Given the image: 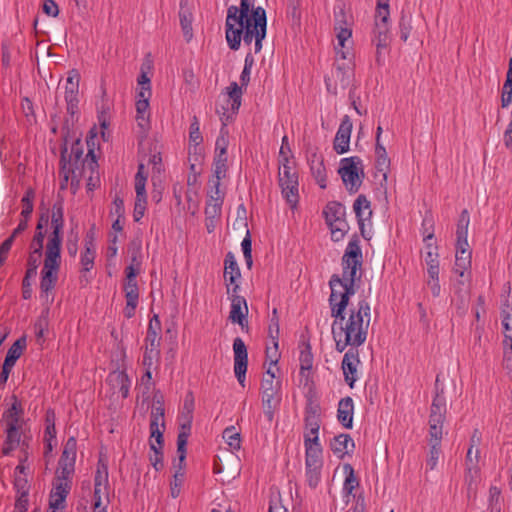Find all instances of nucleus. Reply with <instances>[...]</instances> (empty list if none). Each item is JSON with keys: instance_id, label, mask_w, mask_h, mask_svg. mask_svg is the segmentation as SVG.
I'll use <instances>...</instances> for the list:
<instances>
[{"instance_id": "34", "label": "nucleus", "mask_w": 512, "mask_h": 512, "mask_svg": "<svg viewBox=\"0 0 512 512\" xmlns=\"http://www.w3.org/2000/svg\"><path fill=\"white\" fill-rule=\"evenodd\" d=\"M21 435L19 427L8 426L6 427V440L4 442L2 453L10 455L20 444Z\"/></svg>"}, {"instance_id": "24", "label": "nucleus", "mask_w": 512, "mask_h": 512, "mask_svg": "<svg viewBox=\"0 0 512 512\" xmlns=\"http://www.w3.org/2000/svg\"><path fill=\"white\" fill-rule=\"evenodd\" d=\"M345 15L341 13L340 15H336V24L335 31L336 37L338 41V47H336V52L342 59H346V53L344 51L345 44L350 40L352 36V29L350 23H348L345 19Z\"/></svg>"}, {"instance_id": "37", "label": "nucleus", "mask_w": 512, "mask_h": 512, "mask_svg": "<svg viewBox=\"0 0 512 512\" xmlns=\"http://www.w3.org/2000/svg\"><path fill=\"white\" fill-rule=\"evenodd\" d=\"M146 182L147 173L145 172L144 164H139L135 175L136 200L147 201Z\"/></svg>"}, {"instance_id": "44", "label": "nucleus", "mask_w": 512, "mask_h": 512, "mask_svg": "<svg viewBox=\"0 0 512 512\" xmlns=\"http://www.w3.org/2000/svg\"><path fill=\"white\" fill-rule=\"evenodd\" d=\"M331 230V238L333 241L338 242L342 240L347 233L349 226L345 217L340 218L339 220H335L327 223Z\"/></svg>"}, {"instance_id": "1", "label": "nucleus", "mask_w": 512, "mask_h": 512, "mask_svg": "<svg viewBox=\"0 0 512 512\" xmlns=\"http://www.w3.org/2000/svg\"><path fill=\"white\" fill-rule=\"evenodd\" d=\"M350 298L344 294L341 298H329L332 323V335L338 352H343L348 346L357 348L365 343L371 320L370 304L366 299L351 306L348 313L345 310Z\"/></svg>"}, {"instance_id": "46", "label": "nucleus", "mask_w": 512, "mask_h": 512, "mask_svg": "<svg viewBox=\"0 0 512 512\" xmlns=\"http://www.w3.org/2000/svg\"><path fill=\"white\" fill-rule=\"evenodd\" d=\"M228 171L227 157L215 156L213 162V178L210 181L221 182L226 177Z\"/></svg>"}, {"instance_id": "33", "label": "nucleus", "mask_w": 512, "mask_h": 512, "mask_svg": "<svg viewBox=\"0 0 512 512\" xmlns=\"http://www.w3.org/2000/svg\"><path fill=\"white\" fill-rule=\"evenodd\" d=\"M342 470H343V474L345 476L343 486H342V493H343L344 497L355 496L354 491L360 485V481L355 474V470H354L353 466L349 463H345L342 466Z\"/></svg>"}, {"instance_id": "12", "label": "nucleus", "mask_w": 512, "mask_h": 512, "mask_svg": "<svg viewBox=\"0 0 512 512\" xmlns=\"http://www.w3.org/2000/svg\"><path fill=\"white\" fill-rule=\"evenodd\" d=\"M111 396L116 399H126L129 395L131 380L123 370H114L110 372L106 379Z\"/></svg>"}, {"instance_id": "47", "label": "nucleus", "mask_w": 512, "mask_h": 512, "mask_svg": "<svg viewBox=\"0 0 512 512\" xmlns=\"http://www.w3.org/2000/svg\"><path fill=\"white\" fill-rule=\"evenodd\" d=\"M224 441L232 450H239L241 447L240 433L237 432L234 426H229L224 429L222 435Z\"/></svg>"}, {"instance_id": "27", "label": "nucleus", "mask_w": 512, "mask_h": 512, "mask_svg": "<svg viewBox=\"0 0 512 512\" xmlns=\"http://www.w3.org/2000/svg\"><path fill=\"white\" fill-rule=\"evenodd\" d=\"M469 282L470 276L466 275L451 279L450 291L452 294V302L456 300L460 305L467 304L470 296Z\"/></svg>"}, {"instance_id": "45", "label": "nucleus", "mask_w": 512, "mask_h": 512, "mask_svg": "<svg viewBox=\"0 0 512 512\" xmlns=\"http://www.w3.org/2000/svg\"><path fill=\"white\" fill-rule=\"evenodd\" d=\"M440 272H426L425 288L431 293L434 298L441 295V285L439 280Z\"/></svg>"}, {"instance_id": "43", "label": "nucleus", "mask_w": 512, "mask_h": 512, "mask_svg": "<svg viewBox=\"0 0 512 512\" xmlns=\"http://www.w3.org/2000/svg\"><path fill=\"white\" fill-rule=\"evenodd\" d=\"M323 213L325 215L326 223H329L345 217V207L336 201L329 202L326 205Z\"/></svg>"}, {"instance_id": "57", "label": "nucleus", "mask_w": 512, "mask_h": 512, "mask_svg": "<svg viewBox=\"0 0 512 512\" xmlns=\"http://www.w3.org/2000/svg\"><path fill=\"white\" fill-rule=\"evenodd\" d=\"M189 431L182 429L177 437V453L180 465L185 461L186 458V445L188 440Z\"/></svg>"}, {"instance_id": "9", "label": "nucleus", "mask_w": 512, "mask_h": 512, "mask_svg": "<svg viewBox=\"0 0 512 512\" xmlns=\"http://www.w3.org/2000/svg\"><path fill=\"white\" fill-rule=\"evenodd\" d=\"M126 282L124 284V292L126 298V306L123 310L126 318H132L135 314V309L139 301V289L136 282V270L133 266H128L125 269Z\"/></svg>"}, {"instance_id": "54", "label": "nucleus", "mask_w": 512, "mask_h": 512, "mask_svg": "<svg viewBox=\"0 0 512 512\" xmlns=\"http://www.w3.org/2000/svg\"><path fill=\"white\" fill-rule=\"evenodd\" d=\"M227 130L226 126L222 124V128L220 130V135L216 140V148H215V156L227 157Z\"/></svg>"}, {"instance_id": "21", "label": "nucleus", "mask_w": 512, "mask_h": 512, "mask_svg": "<svg viewBox=\"0 0 512 512\" xmlns=\"http://www.w3.org/2000/svg\"><path fill=\"white\" fill-rule=\"evenodd\" d=\"M360 365L359 354L357 350L349 349L342 360V370L344 379L350 388L358 379V366Z\"/></svg>"}, {"instance_id": "62", "label": "nucleus", "mask_w": 512, "mask_h": 512, "mask_svg": "<svg viewBox=\"0 0 512 512\" xmlns=\"http://www.w3.org/2000/svg\"><path fill=\"white\" fill-rule=\"evenodd\" d=\"M20 414H21V409L20 408L18 409L17 404L14 403L12 405V407L4 415V418L6 420V427H8V426L19 427Z\"/></svg>"}, {"instance_id": "32", "label": "nucleus", "mask_w": 512, "mask_h": 512, "mask_svg": "<svg viewBox=\"0 0 512 512\" xmlns=\"http://www.w3.org/2000/svg\"><path fill=\"white\" fill-rule=\"evenodd\" d=\"M309 166L316 183L321 189H325L327 187V172L323 158L317 154H313L309 159Z\"/></svg>"}, {"instance_id": "59", "label": "nucleus", "mask_w": 512, "mask_h": 512, "mask_svg": "<svg viewBox=\"0 0 512 512\" xmlns=\"http://www.w3.org/2000/svg\"><path fill=\"white\" fill-rule=\"evenodd\" d=\"M159 353L160 352L158 348H152L149 347V345L145 347V352L142 360V364L145 367V370H152L155 361L159 357Z\"/></svg>"}, {"instance_id": "51", "label": "nucleus", "mask_w": 512, "mask_h": 512, "mask_svg": "<svg viewBox=\"0 0 512 512\" xmlns=\"http://www.w3.org/2000/svg\"><path fill=\"white\" fill-rule=\"evenodd\" d=\"M465 475V481L467 483L468 497L475 495L476 485L479 478V469L477 466H468Z\"/></svg>"}, {"instance_id": "8", "label": "nucleus", "mask_w": 512, "mask_h": 512, "mask_svg": "<svg viewBox=\"0 0 512 512\" xmlns=\"http://www.w3.org/2000/svg\"><path fill=\"white\" fill-rule=\"evenodd\" d=\"M346 189L355 193L362 184V161L359 157L343 158L338 170Z\"/></svg>"}, {"instance_id": "29", "label": "nucleus", "mask_w": 512, "mask_h": 512, "mask_svg": "<svg viewBox=\"0 0 512 512\" xmlns=\"http://www.w3.org/2000/svg\"><path fill=\"white\" fill-rule=\"evenodd\" d=\"M264 415L269 422L274 418V412L281 402V390L261 391Z\"/></svg>"}, {"instance_id": "40", "label": "nucleus", "mask_w": 512, "mask_h": 512, "mask_svg": "<svg viewBox=\"0 0 512 512\" xmlns=\"http://www.w3.org/2000/svg\"><path fill=\"white\" fill-rule=\"evenodd\" d=\"M471 262L472 255H455V263L453 266V273L456 276L462 277L464 275H471Z\"/></svg>"}, {"instance_id": "23", "label": "nucleus", "mask_w": 512, "mask_h": 512, "mask_svg": "<svg viewBox=\"0 0 512 512\" xmlns=\"http://www.w3.org/2000/svg\"><path fill=\"white\" fill-rule=\"evenodd\" d=\"M353 211L357 217L361 234L365 236L366 226H371L372 209L371 203L365 195H359L353 204Z\"/></svg>"}, {"instance_id": "25", "label": "nucleus", "mask_w": 512, "mask_h": 512, "mask_svg": "<svg viewBox=\"0 0 512 512\" xmlns=\"http://www.w3.org/2000/svg\"><path fill=\"white\" fill-rule=\"evenodd\" d=\"M323 458L305 457V481L311 489L321 482Z\"/></svg>"}, {"instance_id": "10", "label": "nucleus", "mask_w": 512, "mask_h": 512, "mask_svg": "<svg viewBox=\"0 0 512 512\" xmlns=\"http://www.w3.org/2000/svg\"><path fill=\"white\" fill-rule=\"evenodd\" d=\"M227 97L225 98L226 107L222 106V110L217 109V113L224 126L232 121L234 115L238 112L241 105L242 90L236 82L230 84L227 88Z\"/></svg>"}, {"instance_id": "56", "label": "nucleus", "mask_w": 512, "mask_h": 512, "mask_svg": "<svg viewBox=\"0 0 512 512\" xmlns=\"http://www.w3.org/2000/svg\"><path fill=\"white\" fill-rule=\"evenodd\" d=\"M203 141V137L200 131V123L196 116L193 117L189 128V142L195 146H198Z\"/></svg>"}, {"instance_id": "64", "label": "nucleus", "mask_w": 512, "mask_h": 512, "mask_svg": "<svg viewBox=\"0 0 512 512\" xmlns=\"http://www.w3.org/2000/svg\"><path fill=\"white\" fill-rule=\"evenodd\" d=\"M78 241H79L78 233L73 232V230H71V232L68 235L67 240H66V250L72 258H75L77 255Z\"/></svg>"}, {"instance_id": "20", "label": "nucleus", "mask_w": 512, "mask_h": 512, "mask_svg": "<svg viewBox=\"0 0 512 512\" xmlns=\"http://www.w3.org/2000/svg\"><path fill=\"white\" fill-rule=\"evenodd\" d=\"M228 296L231 301L229 320L239 324L242 328L247 326L248 306L245 298L240 296L239 292H231Z\"/></svg>"}, {"instance_id": "61", "label": "nucleus", "mask_w": 512, "mask_h": 512, "mask_svg": "<svg viewBox=\"0 0 512 512\" xmlns=\"http://www.w3.org/2000/svg\"><path fill=\"white\" fill-rule=\"evenodd\" d=\"M44 217H41L36 226L35 234L29 246L43 249L44 245Z\"/></svg>"}, {"instance_id": "15", "label": "nucleus", "mask_w": 512, "mask_h": 512, "mask_svg": "<svg viewBox=\"0 0 512 512\" xmlns=\"http://www.w3.org/2000/svg\"><path fill=\"white\" fill-rule=\"evenodd\" d=\"M234 373L241 386H244L248 365L247 347L244 341L237 337L233 341Z\"/></svg>"}, {"instance_id": "3", "label": "nucleus", "mask_w": 512, "mask_h": 512, "mask_svg": "<svg viewBox=\"0 0 512 512\" xmlns=\"http://www.w3.org/2000/svg\"><path fill=\"white\" fill-rule=\"evenodd\" d=\"M64 227V213L61 203H55L51 215V233L48 235L44 253V265L41 271V293L48 296L58 280L61 265L62 232Z\"/></svg>"}, {"instance_id": "5", "label": "nucleus", "mask_w": 512, "mask_h": 512, "mask_svg": "<svg viewBox=\"0 0 512 512\" xmlns=\"http://www.w3.org/2000/svg\"><path fill=\"white\" fill-rule=\"evenodd\" d=\"M138 90L136 95V121L138 126L146 131L150 127V105L152 96L151 80L148 76L145 65L141 66V73L137 79Z\"/></svg>"}, {"instance_id": "16", "label": "nucleus", "mask_w": 512, "mask_h": 512, "mask_svg": "<svg viewBox=\"0 0 512 512\" xmlns=\"http://www.w3.org/2000/svg\"><path fill=\"white\" fill-rule=\"evenodd\" d=\"M240 279L241 272L238 267L236 258L232 252H228L224 260V281L227 288V294L240 291Z\"/></svg>"}, {"instance_id": "13", "label": "nucleus", "mask_w": 512, "mask_h": 512, "mask_svg": "<svg viewBox=\"0 0 512 512\" xmlns=\"http://www.w3.org/2000/svg\"><path fill=\"white\" fill-rule=\"evenodd\" d=\"M71 489V482L65 478H57L50 493L48 512H65L66 498Z\"/></svg>"}, {"instance_id": "35", "label": "nucleus", "mask_w": 512, "mask_h": 512, "mask_svg": "<svg viewBox=\"0 0 512 512\" xmlns=\"http://www.w3.org/2000/svg\"><path fill=\"white\" fill-rule=\"evenodd\" d=\"M372 41L376 48L387 49L390 43V26L374 25Z\"/></svg>"}, {"instance_id": "19", "label": "nucleus", "mask_w": 512, "mask_h": 512, "mask_svg": "<svg viewBox=\"0 0 512 512\" xmlns=\"http://www.w3.org/2000/svg\"><path fill=\"white\" fill-rule=\"evenodd\" d=\"M80 76L77 71L72 70L69 72L64 86V98L67 104V112L73 115L78 106V93H79Z\"/></svg>"}, {"instance_id": "28", "label": "nucleus", "mask_w": 512, "mask_h": 512, "mask_svg": "<svg viewBox=\"0 0 512 512\" xmlns=\"http://www.w3.org/2000/svg\"><path fill=\"white\" fill-rule=\"evenodd\" d=\"M354 402L350 396L342 398L338 403L337 420L346 429L353 427Z\"/></svg>"}, {"instance_id": "26", "label": "nucleus", "mask_w": 512, "mask_h": 512, "mask_svg": "<svg viewBox=\"0 0 512 512\" xmlns=\"http://www.w3.org/2000/svg\"><path fill=\"white\" fill-rule=\"evenodd\" d=\"M224 194L220 190V183L218 181H210V190L208 191V198L206 201L205 214L209 217H214L221 212Z\"/></svg>"}, {"instance_id": "4", "label": "nucleus", "mask_w": 512, "mask_h": 512, "mask_svg": "<svg viewBox=\"0 0 512 512\" xmlns=\"http://www.w3.org/2000/svg\"><path fill=\"white\" fill-rule=\"evenodd\" d=\"M363 262L360 241L357 237L351 239L342 256V277L332 275L329 281L331 294L329 298L337 300L342 295L350 298L355 294V281L360 279V269Z\"/></svg>"}, {"instance_id": "49", "label": "nucleus", "mask_w": 512, "mask_h": 512, "mask_svg": "<svg viewBox=\"0 0 512 512\" xmlns=\"http://www.w3.org/2000/svg\"><path fill=\"white\" fill-rule=\"evenodd\" d=\"M179 18H180V25L184 34V37L187 41L191 40L193 34H192V14L188 10H184L183 7H181V10L179 12Z\"/></svg>"}, {"instance_id": "11", "label": "nucleus", "mask_w": 512, "mask_h": 512, "mask_svg": "<svg viewBox=\"0 0 512 512\" xmlns=\"http://www.w3.org/2000/svg\"><path fill=\"white\" fill-rule=\"evenodd\" d=\"M83 151L79 148V141L75 142L71 147V152L67 158V150L65 149L61 155L62 173L64 174V181L62 188L65 187L69 177L74 180L79 176V160L81 159Z\"/></svg>"}, {"instance_id": "48", "label": "nucleus", "mask_w": 512, "mask_h": 512, "mask_svg": "<svg viewBox=\"0 0 512 512\" xmlns=\"http://www.w3.org/2000/svg\"><path fill=\"white\" fill-rule=\"evenodd\" d=\"M375 155H376V167L380 172L384 173L388 169L390 164V159L387 155L385 147L381 143H376L375 145Z\"/></svg>"}, {"instance_id": "14", "label": "nucleus", "mask_w": 512, "mask_h": 512, "mask_svg": "<svg viewBox=\"0 0 512 512\" xmlns=\"http://www.w3.org/2000/svg\"><path fill=\"white\" fill-rule=\"evenodd\" d=\"M26 347V338L21 337L17 339L11 347L8 349L4 363L2 365V370L0 373V388H2L11 373L12 368L14 367L16 361L22 355L24 349Z\"/></svg>"}, {"instance_id": "6", "label": "nucleus", "mask_w": 512, "mask_h": 512, "mask_svg": "<svg viewBox=\"0 0 512 512\" xmlns=\"http://www.w3.org/2000/svg\"><path fill=\"white\" fill-rule=\"evenodd\" d=\"M109 473L106 462L100 458L94 476V491L91 501L92 512H107L109 500Z\"/></svg>"}, {"instance_id": "39", "label": "nucleus", "mask_w": 512, "mask_h": 512, "mask_svg": "<svg viewBox=\"0 0 512 512\" xmlns=\"http://www.w3.org/2000/svg\"><path fill=\"white\" fill-rule=\"evenodd\" d=\"M299 362H300V375L307 377L313 367V362H314L310 344L303 345V348L301 349L300 355H299Z\"/></svg>"}, {"instance_id": "31", "label": "nucleus", "mask_w": 512, "mask_h": 512, "mask_svg": "<svg viewBox=\"0 0 512 512\" xmlns=\"http://www.w3.org/2000/svg\"><path fill=\"white\" fill-rule=\"evenodd\" d=\"M330 447L334 455L342 459L353 452L355 444L348 434H340L332 439Z\"/></svg>"}, {"instance_id": "17", "label": "nucleus", "mask_w": 512, "mask_h": 512, "mask_svg": "<svg viewBox=\"0 0 512 512\" xmlns=\"http://www.w3.org/2000/svg\"><path fill=\"white\" fill-rule=\"evenodd\" d=\"M76 444L77 442L74 437H70L67 440L59 460L58 478L70 480V476L74 472Z\"/></svg>"}, {"instance_id": "60", "label": "nucleus", "mask_w": 512, "mask_h": 512, "mask_svg": "<svg viewBox=\"0 0 512 512\" xmlns=\"http://www.w3.org/2000/svg\"><path fill=\"white\" fill-rule=\"evenodd\" d=\"M503 365L505 369L512 371V338L503 339Z\"/></svg>"}, {"instance_id": "38", "label": "nucleus", "mask_w": 512, "mask_h": 512, "mask_svg": "<svg viewBox=\"0 0 512 512\" xmlns=\"http://www.w3.org/2000/svg\"><path fill=\"white\" fill-rule=\"evenodd\" d=\"M305 457L323 458L319 434L304 438Z\"/></svg>"}, {"instance_id": "55", "label": "nucleus", "mask_w": 512, "mask_h": 512, "mask_svg": "<svg viewBox=\"0 0 512 512\" xmlns=\"http://www.w3.org/2000/svg\"><path fill=\"white\" fill-rule=\"evenodd\" d=\"M429 423V435H430V444H439L441 443L443 436V424L444 422H430Z\"/></svg>"}, {"instance_id": "41", "label": "nucleus", "mask_w": 512, "mask_h": 512, "mask_svg": "<svg viewBox=\"0 0 512 512\" xmlns=\"http://www.w3.org/2000/svg\"><path fill=\"white\" fill-rule=\"evenodd\" d=\"M158 330H160V322L158 316L154 315L153 319L150 320L145 338L146 346L149 345V347L158 348L160 341Z\"/></svg>"}, {"instance_id": "22", "label": "nucleus", "mask_w": 512, "mask_h": 512, "mask_svg": "<svg viewBox=\"0 0 512 512\" xmlns=\"http://www.w3.org/2000/svg\"><path fill=\"white\" fill-rule=\"evenodd\" d=\"M352 121L348 115H345L339 128L336 132L333 148L338 154H344L348 152L350 145V138L352 133Z\"/></svg>"}, {"instance_id": "52", "label": "nucleus", "mask_w": 512, "mask_h": 512, "mask_svg": "<svg viewBox=\"0 0 512 512\" xmlns=\"http://www.w3.org/2000/svg\"><path fill=\"white\" fill-rule=\"evenodd\" d=\"M34 197H35V192L33 191V189L29 188L26 190L25 194L23 195L22 197V205H23V208H22V211H21V217L23 218H30L31 217V214L33 212V200H34Z\"/></svg>"}, {"instance_id": "58", "label": "nucleus", "mask_w": 512, "mask_h": 512, "mask_svg": "<svg viewBox=\"0 0 512 512\" xmlns=\"http://www.w3.org/2000/svg\"><path fill=\"white\" fill-rule=\"evenodd\" d=\"M279 331H280V329H279V319L277 317V310L274 309L273 317L270 319V324L268 327V335H269V338L271 339L272 345H274V347L278 346Z\"/></svg>"}, {"instance_id": "7", "label": "nucleus", "mask_w": 512, "mask_h": 512, "mask_svg": "<svg viewBox=\"0 0 512 512\" xmlns=\"http://www.w3.org/2000/svg\"><path fill=\"white\" fill-rule=\"evenodd\" d=\"M278 177L283 197L291 208L296 207L299 200L298 173L290 158H284V162L279 164Z\"/></svg>"}, {"instance_id": "63", "label": "nucleus", "mask_w": 512, "mask_h": 512, "mask_svg": "<svg viewBox=\"0 0 512 512\" xmlns=\"http://www.w3.org/2000/svg\"><path fill=\"white\" fill-rule=\"evenodd\" d=\"M500 495L501 491L496 486H491L489 489V507L492 512H500Z\"/></svg>"}, {"instance_id": "2", "label": "nucleus", "mask_w": 512, "mask_h": 512, "mask_svg": "<svg viewBox=\"0 0 512 512\" xmlns=\"http://www.w3.org/2000/svg\"><path fill=\"white\" fill-rule=\"evenodd\" d=\"M266 25V12L260 6L255 7V0H240L239 7H228L225 36L229 48L237 51L242 40L246 45L254 41V51L259 53L266 36Z\"/></svg>"}, {"instance_id": "36", "label": "nucleus", "mask_w": 512, "mask_h": 512, "mask_svg": "<svg viewBox=\"0 0 512 512\" xmlns=\"http://www.w3.org/2000/svg\"><path fill=\"white\" fill-rule=\"evenodd\" d=\"M390 26V0H377L374 25Z\"/></svg>"}, {"instance_id": "53", "label": "nucleus", "mask_w": 512, "mask_h": 512, "mask_svg": "<svg viewBox=\"0 0 512 512\" xmlns=\"http://www.w3.org/2000/svg\"><path fill=\"white\" fill-rule=\"evenodd\" d=\"M150 450L152 453L149 456V460L151 465L155 468L156 471H159L163 468V453L161 447H157L152 440H150Z\"/></svg>"}, {"instance_id": "30", "label": "nucleus", "mask_w": 512, "mask_h": 512, "mask_svg": "<svg viewBox=\"0 0 512 512\" xmlns=\"http://www.w3.org/2000/svg\"><path fill=\"white\" fill-rule=\"evenodd\" d=\"M447 412V404H446V397L444 394L443 389L438 390L436 388L435 396L432 400L431 408H430V415L429 420L430 422H438L445 420V415Z\"/></svg>"}, {"instance_id": "50", "label": "nucleus", "mask_w": 512, "mask_h": 512, "mask_svg": "<svg viewBox=\"0 0 512 512\" xmlns=\"http://www.w3.org/2000/svg\"><path fill=\"white\" fill-rule=\"evenodd\" d=\"M96 248L84 247L80 255V264L83 272H89L94 267Z\"/></svg>"}, {"instance_id": "42", "label": "nucleus", "mask_w": 512, "mask_h": 512, "mask_svg": "<svg viewBox=\"0 0 512 512\" xmlns=\"http://www.w3.org/2000/svg\"><path fill=\"white\" fill-rule=\"evenodd\" d=\"M193 410L194 397L192 393H188L184 399L182 408V417L184 418V422L181 424L182 429H187L188 431H190L193 418Z\"/></svg>"}, {"instance_id": "18", "label": "nucleus", "mask_w": 512, "mask_h": 512, "mask_svg": "<svg viewBox=\"0 0 512 512\" xmlns=\"http://www.w3.org/2000/svg\"><path fill=\"white\" fill-rule=\"evenodd\" d=\"M433 238L432 232L423 237L424 248L421 251V257L426 265V272H440L439 248L436 242H433Z\"/></svg>"}]
</instances>
